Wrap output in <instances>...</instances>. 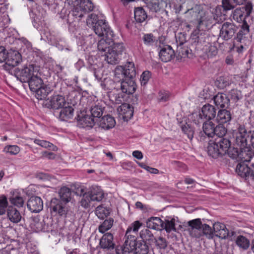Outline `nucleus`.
Segmentation results:
<instances>
[{"label": "nucleus", "mask_w": 254, "mask_h": 254, "mask_svg": "<svg viewBox=\"0 0 254 254\" xmlns=\"http://www.w3.org/2000/svg\"><path fill=\"white\" fill-rule=\"evenodd\" d=\"M233 136L235 138V143L245 152L250 151L251 145L254 154V130H249L245 126L238 124L236 129L233 131Z\"/></svg>", "instance_id": "f257e3e1"}, {"label": "nucleus", "mask_w": 254, "mask_h": 254, "mask_svg": "<svg viewBox=\"0 0 254 254\" xmlns=\"http://www.w3.org/2000/svg\"><path fill=\"white\" fill-rule=\"evenodd\" d=\"M76 6L68 15L67 20L69 23L79 21L86 12L93 9V4L89 0H74Z\"/></svg>", "instance_id": "f03ea898"}, {"label": "nucleus", "mask_w": 254, "mask_h": 254, "mask_svg": "<svg viewBox=\"0 0 254 254\" xmlns=\"http://www.w3.org/2000/svg\"><path fill=\"white\" fill-rule=\"evenodd\" d=\"M188 228L187 231L190 235L195 238H199L203 235L208 237H212L213 230L207 224H202L200 219H195L188 222Z\"/></svg>", "instance_id": "7ed1b4c3"}, {"label": "nucleus", "mask_w": 254, "mask_h": 254, "mask_svg": "<svg viewBox=\"0 0 254 254\" xmlns=\"http://www.w3.org/2000/svg\"><path fill=\"white\" fill-rule=\"evenodd\" d=\"M251 41L249 26L246 22H245L235 38V45L237 52L241 53L244 50H246L251 44Z\"/></svg>", "instance_id": "20e7f679"}, {"label": "nucleus", "mask_w": 254, "mask_h": 254, "mask_svg": "<svg viewBox=\"0 0 254 254\" xmlns=\"http://www.w3.org/2000/svg\"><path fill=\"white\" fill-rule=\"evenodd\" d=\"M125 48L123 43H115L104 55L108 64H115L120 62Z\"/></svg>", "instance_id": "39448f33"}, {"label": "nucleus", "mask_w": 254, "mask_h": 254, "mask_svg": "<svg viewBox=\"0 0 254 254\" xmlns=\"http://www.w3.org/2000/svg\"><path fill=\"white\" fill-rule=\"evenodd\" d=\"M37 70L34 69L33 64L25 65L21 68H16L14 70L15 77L21 82H27Z\"/></svg>", "instance_id": "423d86ee"}, {"label": "nucleus", "mask_w": 254, "mask_h": 254, "mask_svg": "<svg viewBox=\"0 0 254 254\" xmlns=\"http://www.w3.org/2000/svg\"><path fill=\"white\" fill-rule=\"evenodd\" d=\"M93 29L96 35L100 37L113 38V31L104 20H98L93 25Z\"/></svg>", "instance_id": "0eeeda50"}, {"label": "nucleus", "mask_w": 254, "mask_h": 254, "mask_svg": "<svg viewBox=\"0 0 254 254\" xmlns=\"http://www.w3.org/2000/svg\"><path fill=\"white\" fill-rule=\"evenodd\" d=\"M7 54L6 62L3 66L6 70L10 71L21 61V55L17 51L12 50H9Z\"/></svg>", "instance_id": "6e6552de"}, {"label": "nucleus", "mask_w": 254, "mask_h": 254, "mask_svg": "<svg viewBox=\"0 0 254 254\" xmlns=\"http://www.w3.org/2000/svg\"><path fill=\"white\" fill-rule=\"evenodd\" d=\"M253 6L251 3H248L245 6L237 8L232 13L233 18L238 22H246L245 19L249 16L252 10Z\"/></svg>", "instance_id": "1a4fd4ad"}, {"label": "nucleus", "mask_w": 254, "mask_h": 254, "mask_svg": "<svg viewBox=\"0 0 254 254\" xmlns=\"http://www.w3.org/2000/svg\"><path fill=\"white\" fill-rule=\"evenodd\" d=\"M237 30V26L234 23L224 22L220 29L219 36L223 40L227 41L233 37Z\"/></svg>", "instance_id": "9d476101"}, {"label": "nucleus", "mask_w": 254, "mask_h": 254, "mask_svg": "<svg viewBox=\"0 0 254 254\" xmlns=\"http://www.w3.org/2000/svg\"><path fill=\"white\" fill-rule=\"evenodd\" d=\"M188 12L197 21L198 27H201L205 20V11L203 6L201 5H195L191 9H189Z\"/></svg>", "instance_id": "9b49d317"}, {"label": "nucleus", "mask_w": 254, "mask_h": 254, "mask_svg": "<svg viewBox=\"0 0 254 254\" xmlns=\"http://www.w3.org/2000/svg\"><path fill=\"white\" fill-rule=\"evenodd\" d=\"M46 107L53 109H59L68 104L64 97L62 95H56L53 96L50 100H46L45 103Z\"/></svg>", "instance_id": "f8f14e48"}, {"label": "nucleus", "mask_w": 254, "mask_h": 254, "mask_svg": "<svg viewBox=\"0 0 254 254\" xmlns=\"http://www.w3.org/2000/svg\"><path fill=\"white\" fill-rule=\"evenodd\" d=\"M27 206L32 213H38L43 208V203L42 199L37 196H32L27 202Z\"/></svg>", "instance_id": "ddd939ff"}, {"label": "nucleus", "mask_w": 254, "mask_h": 254, "mask_svg": "<svg viewBox=\"0 0 254 254\" xmlns=\"http://www.w3.org/2000/svg\"><path fill=\"white\" fill-rule=\"evenodd\" d=\"M216 110L215 108L209 104L204 105L201 112L198 116L201 120L205 119L208 121L214 119L216 117Z\"/></svg>", "instance_id": "4468645a"}, {"label": "nucleus", "mask_w": 254, "mask_h": 254, "mask_svg": "<svg viewBox=\"0 0 254 254\" xmlns=\"http://www.w3.org/2000/svg\"><path fill=\"white\" fill-rule=\"evenodd\" d=\"M50 208L53 212L58 213L61 216L65 217L67 208L65 207V204L56 198L52 199L50 203Z\"/></svg>", "instance_id": "2eb2a0df"}, {"label": "nucleus", "mask_w": 254, "mask_h": 254, "mask_svg": "<svg viewBox=\"0 0 254 254\" xmlns=\"http://www.w3.org/2000/svg\"><path fill=\"white\" fill-rule=\"evenodd\" d=\"M120 87L122 91L127 94L128 96L132 95L136 90V85L134 79H126L122 81Z\"/></svg>", "instance_id": "dca6fc26"}, {"label": "nucleus", "mask_w": 254, "mask_h": 254, "mask_svg": "<svg viewBox=\"0 0 254 254\" xmlns=\"http://www.w3.org/2000/svg\"><path fill=\"white\" fill-rule=\"evenodd\" d=\"M99 119L93 118L91 115L87 114L83 117L78 116L77 121L78 125L82 127H92L96 124Z\"/></svg>", "instance_id": "f3484780"}, {"label": "nucleus", "mask_w": 254, "mask_h": 254, "mask_svg": "<svg viewBox=\"0 0 254 254\" xmlns=\"http://www.w3.org/2000/svg\"><path fill=\"white\" fill-rule=\"evenodd\" d=\"M113 235L111 233H106L103 235L100 241V246L102 249L112 250L115 248V244L113 242Z\"/></svg>", "instance_id": "a211bd4d"}, {"label": "nucleus", "mask_w": 254, "mask_h": 254, "mask_svg": "<svg viewBox=\"0 0 254 254\" xmlns=\"http://www.w3.org/2000/svg\"><path fill=\"white\" fill-rule=\"evenodd\" d=\"M215 105L220 108H227L230 105V99L224 93H218L213 98Z\"/></svg>", "instance_id": "6ab92c4d"}, {"label": "nucleus", "mask_w": 254, "mask_h": 254, "mask_svg": "<svg viewBox=\"0 0 254 254\" xmlns=\"http://www.w3.org/2000/svg\"><path fill=\"white\" fill-rule=\"evenodd\" d=\"M116 121L110 115L104 116L97 122V125L104 129H109L115 127Z\"/></svg>", "instance_id": "aec40b11"}, {"label": "nucleus", "mask_w": 254, "mask_h": 254, "mask_svg": "<svg viewBox=\"0 0 254 254\" xmlns=\"http://www.w3.org/2000/svg\"><path fill=\"white\" fill-rule=\"evenodd\" d=\"M208 155L212 158H217L223 156L221 151L215 141L210 140L207 146Z\"/></svg>", "instance_id": "412c9836"}, {"label": "nucleus", "mask_w": 254, "mask_h": 254, "mask_svg": "<svg viewBox=\"0 0 254 254\" xmlns=\"http://www.w3.org/2000/svg\"><path fill=\"white\" fill-rule=\"evenodd\" d=\"M174 51L172 48L169 45L161 49L159 52V57L163 62L170 61L174 56Z\"/></svg>", "instance_id": "4be33fe9"}, {"label": "nucleus", "mask_w": 254, "mask_h": 254, "mask_svg": "<svg viewBox=\"0 0 254 254\" xmlns=\"http://www.w3.org/2000/svg\"><path fill=\"white\" fill-rule=\"evenodd\" d=\"M26 83H28L30 90L33 92L37 90L39 87L44 84L42 79L38 75L37 71Z\"/></svg>", "instance_id": "5701e85b"}, {"label": "nucleus", "mask_w": 254, "mask_h": 254, "mask_svg": "<svg viewBox=\"0 0 254 254\" xmlns=\"http://www.w3.org/2000/svg\"><path fill=\"white\" fill-rule=\"evenodd\" d=\"M113 38L105 37L100 40L97 44V48L101 54L104 55L108 51L109 49L111 48L113 43Z\"/></svg>", "instance_id": "b1692460"}, {"label": "nucleus", "mask_w": 254, "mask_h": 254, "mask_svg": "<svg viewBox=\"0 0 254 254\" xmlns=\"http://www.w3.org/2000/svg\"><path fill=\"white\" fill-rule=\"evenodd\" d=\"M61 109V110L59 113V119L61 121H67L72 118L74 109L71 106H69L68 104Z\"/></svg>", "instance_id": "393cba45"}, {"label": "nucleus", "mask_w": 254, "mask_h": 254, "mask_svg": "<svg viewBox=\"0 0 254 254\" xmlns=\"http://www.w3.org/2000/svg\"><path fill=\"white\" fill-rule=\"evenodd\" d=\"M90 195V199L93 201H101L104 197V193L100 187H92L88 192Z\"/></svg>", "instance_id": "a878e982"}, {"label": "nucleus", "mask_w": 254, "mask_h": 254, "mask_svg": "<svg viewBox=\"0 0 254 254\" xmlns=\"http://www.w3.org/2000/svg\"><path fill=\"white\" fill-rule=\"evenodd\" d=\"M215 141L220 148L223 156L225 155L231 146L230 140L227 138L220 137L215 139Z\"/></svg>", "instance_id": "bb28decb"}, {"label": "nucleus", "mask_w": 254, "mask_h": 254, "mask_svg": "<svg viewBox=\"0 0 254 254\" xmlns=\"http://www.w3.org/2000/svg\"><path fill=\"white\" fill-rule=\"evenodd\" d=\"M94 57L93 56H89L88 59V62L90 66L89 69L90 71L93 74L95 78L98 81L100 80L102 77V74L101 73V69H100L96 64H95L93 61Z\"/></svg>", "instance_id": "cd10ccee"}, {"label": "nucleus", "mask_w": 254, "mask_h": 254, "mask_svg": "<svg viewBox=\"0 0 254 254\" xmlns=\"http://www.w3.org/2000/svg\"><path fill=\"white\" fill-rule=\"evenodd\" d=\"M125 236L127 239L124 243V246L125 247V251L127 252V254L133 252L135 250L136 244L137 241L134 236L131 235H126Z\"/></svg>", "instance_id": "c85d7f7f"}, {"label": "nucleus", "mask_w": 254, "mask_h": 254, "mask_svg": "<svg viewBox=\"0 0 254 254\" xmlns=\"http://www.w3.org/2000/svg\"><path fill=\"white\" fill-rule=\"evenodd\" d=\"M120 114L126 119H131L133 115V109L129 104H122L118 108Z\"/></svg>", "instance_id": "c756f323"}, {"label": "nucleus", "mask_w": 254, "mask_h": 254, "mask_svg": "<svg viewBox=\"0 0 254 254\" xmlns=\"http://www.w3.org/2000/svg\"><path fill=\"white\" fill-rule=\"evenodd\" d=\"M139 236L141 241L146 243L148 245L156 241L152 232L147 228L142 229L140 232Z\"/></svg>", "instance_id": "7c9ffc66"}, {"label": "nucleus", "mask_w": 254, "mask_h": 254, "mask_svg": "<svg viewBox=\"0 0 254 254\" xmlns=\"http://www.w3.org/2000/svg\"><path fill=\"white\" fill-rule=\"evenodd\" d=\"M232 119L231 112L226 109L220 110L216 117V120L220 124H225L229 122Z\"/></svg>", "instance_id": "2f4dec72"}, {"label": "nucleus", "mask_w": 254, "mask_h": 254, "mask_svg": "<svg viewBox=\"0 0 254 254\" xmlns=\"http://www.w3.org/2000/svg\"><path fill=\"white\" fill-rule=\"evenodd\" d=\"M213 232L215 235L222 238L228 236V230L223 223L216 222L213 224Z\"/></svg>", "instance_id": "473e14b6"}, {"label": "nucleus", "mask_w": 254, "mask_h": 254, "mask_svg": "<svg viewBox=\"0 0 254 254\" xmlns=\"http://www.w3.org/2000/svg\"><path fill=\"white\" fill-rule=\"evenodd\" d=\"M105 107L99 103H94L89 109L91 116L94 118L100 119L104 113Z\"/></svg>", "instance_id": "72a5a7b5"}, {"label": "nucleus", "mask_w": 254, "mask_h": 254, "mask_svg": "<svg viewBox=\"0 0 254 254\" xmlns=\"http://www.w3.org/2000/svg\"><path fill=\"white\" fill-rule=\"evenodd\" d=\"M147 226L148 228L157 230H162L163 227V221L157 217H152L148 219Z\"/></svg>", "instance_id": "f704fd0d"}, {"label": "nucleus", "mask_w": 254, "mask_h": 254, "mask_svg": "<svg viewBox=\"0 0 254 254\" xmlns=\"http://www.w3.org/2000/svg\"><path fill=\"white\" fill-rule=\"evenodd\" d=\"M7 216L9 219L13 223L19 222L21 219V216L19 212L12 206H9L7 209Z\"/></svg>", "instance_id": "c9c22d12"}, {"label": "nucleus", "mask_w": 254, "mask_h": 254, "mask_svg": "<svg viewBox=\"0 0 254 254\" xmlns=\"http://www.w3.org/2000/svg\"><path fill=\"white\" fill-rule=\"evenodd\" d=\"M33 92L36 93V97L38 99L42 100L45 99L51 92V89L48 85L43 84L37 90Z\"/></svg>", "instance_id": "e433bc0d"}, {"label": "nucleus", "mask_w": 254, "mask_h": 254, "mask_svg": "<svg viewBox=\"0 0 254 254\" xmlns=\"http://www.w3.org/2000/svg\"><path fill=\"white\" fill-rule=\"evenodd\" d=\"M134 14L135 20L138 23L144 22L147 17V13L142 7H135Z\"/></svg>", "instance_id": "4c0bfd02"}, {"label": "nucleus", "mask_w": 254, "mask_h": 254, "mask_svg": "<svg viewBox=\"0 0 254 254\" xmlns=\"http://www.w3.org/2000/svg\"><path fill=\"white\" fill-rule=\"evenodd\" d=\"M124 67L125 79H134L136 75V70L134 64L132 62H128L127 65Z\"/></svg>", "instance_id": "58836bf2"}, {"label": "nucleus", "mask_w": 254, "mask_h": 254, "mask_svg": "<svg viewBox=\"0 0 254 254\" xmlns=\"http://www.w3.org/2000/svg\"><path fill=\"white\" fill-rule=\"evenodd\" d=\"M240 150L241 152H239L237 148L231 147L230 146L229 150L227 151L226 153H227L230 157L239 161L240 159H242L244 154H247L246 152L244 151V149H242L240 148Z\"/></svg>", "instance_id": "ea45409f"}, {"label": "nucleus", "mask_w": 254, "mask_h": 254, "mask_svg": "<svg viewBox=\"0 0 254 254\" xmlns=\"http://www.w3.org/2000/svg\"><path fill=\"white\" fill-rule=\"evenodd\" d=\"M201 28L198 27V25H197L196 28L193 31L191 34V39L194 43H201L204 40V34L201 32Z\"/></svg>", "instance_id": "a19ab883"}, {"label": "nucleus", "mask_w": 254, "mask_h": 254, "mask_svg": "<svg viewBox=\"0 0 254 254\" xmlns=\"http://www.w3.org/2000/svg\"><path fill=\"white\" fill-rule=\"evenodd\" d=\"M215 125L210 121H206L203 124V132L209 137H212L215 135Z\"/></svg>", "instance_id": "79ce46f5"}, {"label": "nucleus", "mask_w": 254, "mask_h": 254, "mask_svg": "<svg viewBox=\"0 0 254 254\" xmlns=\"http://www.w3.org/2000/svg\"><path fill=\"white\" fill-rule=\"evenodd\" d=\"M149 252V246L147 244L141 241H137L136 244L134 254H147Z\"/></svg>", "instance_id": "37998d69"}, {"label": "nucleus", "mask_w": 254, "mask_h": 254, "mask_svg": "<svg viewBox=\"0 0 254 254\" xmlns=\"http://www.w3.org/2000/svg\"><path fill=\"white\" fill-rule=\"evenodd\" d=\"M59 195L62 201L65 203L68 202L71 200V191L70 189L64 187L59 191Z\"/></svg>", "instance_id": "c03bdc74"}, {"label": "nucleus", "mask_w": 254, "mask_h": 254, "mask_svg": "<svg viewBox=\"0 0 254 254\" xmlns=\"http://www.w3.org/2000/svg\"><path fill=\"white\" fill-rule=\"evenodd\" d=\"M236 172L242 177H249L251 169L247 165L239 164L237 166Z\"/></svg>", "instance_id": "a18cd8bd"}, {"label": "nucleus", "mask_w": 254, "mask_h": 254, "mask_svg": "<svg viewBox=\"0 0 254 254\" xmlns=\"http://www.w3.org/2000/svg\"><path fill=\"white\" fill-rule=\"evenodd\" d=\"M128 97L129 96L127 94L122 91L118 94L113 95V99L111 100L116 104H122L127 100Z\"/></svg>", "instance_id": "49530a36"}, {"label": "nucleus", "mask_w": 254, "mask_h": 254, "mask_svg": "<svg viewBox=\"0 0 254 254\" xmlns=\"http://www.w3.org/2000/svg\"><path fill=\"white\" fill-rule=\"evenodd\" d=\"M114 223V219L112 218H109L106 219L98 228L99 231L104 234L106 231L110 229Z\"/></svg>", "instance_id": "de8ad7c7"}, {"label": "nucleus", "mask_w": 254, "mask_h": 254, "mask_svg": "<svg viewBox=\"0 0 254 254\" xmlns=\"http://www.w3.org/2000/svg\"><path fill=\"white\" fill-rule=\"evenodd\" d=\"M162 229H165L167 233H170L171 231H176L175 219L174 218H171L170 220L169 219H165V221H163Z\"/></svg>", "instance_id": "09e8293b"}, {"label": "nucleus", "mask_w": 254, "mask_h": 254, "mask_svg": "<svg viewBox=\"0 0 254 254\" xmlns=\"http://www.w3.org/2000/svg\"><path fill=\"white\" fill-rule=\"evenodd\" d=\"M95 213L99 219H104L109 215L110 211L107 207L99 205L96 208Z\"/></svg>", "instance_id": "8fccbe9b"}, {"label": "nucleus", "mask_w": 254, "mask_h": 254, "mask_svg": "<svg viewBox=\"0 0 254 254\" xmlns=\"http://www.w3.org/2000/svg\"><path fill=\"white\" fill-rule=\"evenodd\" d=\"M116 83L110 78H106L101 83V86L104 90H111L116 88Z\"/></svg>", "instance_id": "3c124183"}, {"label": "nucleus", "mask_w": 254, "mask_h": 254, "mask_svg": "<svg viewBox=\"0 0 254 254\" xmlns=\"http://www.w3.org/2000/svg\"><path fill=\"white\" fill-rule=\"evenodd\" d=\"M143 1L150 11L156 12L159 10V3L158 0H143Z\"/></svg>", "instance_id": "603ef678"}, {"label": "nucleus", "mask_w": 254, "mask_h": 254, "mask_svg": "<svg viewBox=\"0 0 254 254\" xmlns=\"http://www.w3.org/2000/svg\"><path fill=\"white\" fill-rule=\"evenodd\" d=\"M236 244L240 248L246 250L250 246V241L245 237L239 236L236 241Z\"/></svg>", "instance_id": "864d4df0"}, {"label": "nucleus", "mask_w": 254, "mask_h": 254, "mask_svg": "<svg viewBox=\"0 0 254 254\" xmlns=\"http://www.w3.org/2000/svg\"><path fill=\"white\" fill-rule=\"evenodd\" d=\"M181 128L182 131L187 134L188 137L190 140H191L193 137L194 128L188 124L182 125Z\"/></svg>", "instance_id": "5fc2aeb1"}, {"label": "nucleus", "mask_w": 254, "mask_h": 254, "mask_svg": "<svg viewBox=\"0 0 254 254\" xmlns=\"http://www.w3.org/2000/svg\"><path fill=\"white\" fill-rule=\"evenodd\" d=\"M142 40L144 44L148 46H152L156 41V37L152 33L144 34Z\"/></svg>", "instance_id": "6e6d98bb"}, {"label": "nucleus", "mask_w": 254, "mask_h": 254, "mask_svg": "<svg viewBox=\"0 0 254 254\" xmlns=\"http://www.w3.org/2000/svg\"><path fill=\"white\" fill-rule=\"evenodd\" d=\"M9 201L12 204L18 207H22L24 204L23 198L18 195H13L9 198Z\"/></svg>", "instance_id": "4d7b16f0"}, {"label": "nucleus", "mask_w": 254, "mask_h": 254, "mask_svg": "<svg viewBox=\"0 0 254 254\" xmlns=\"http://www.w3.org/2000/svg\"><path fill=\"white\" fill-rule=\"evenodd\" d=\"M215 85L219 88L223 89L229 85L228 79L223 76H219L215 81Z\"/></svg>", "instance_id": "13d9d810"}, {"label": "nucleus", "mask_w": 254, "mask_h": 254, "mask_svg": "<svg viewBox=\"0 0 254 254\" xmlns=\"http://www.w3.org/2000/svg\"><path fill=\"white\" fill-rule=\"evenodd\" d=\"M205 53L208 58H211L215 56L218 53V50L216 46L213 45L206 46L204 48Z\"/></svg>", "instance_id": "bf43d9fd"}, {"label": "nucleus", "mask_w": 254, "mask_h": 254, "mask_svg": "<svg viewBox=\"0 0 254 254\" xmlns=\"http://www.w3.org/2000/svg\"><path fill=\"white\" fill-rule=\"evenodd\" d=\"M8 202L7 197L2 195L0 196V215L4 214L7 209Z\"/></svg>", "instance_id": "052dcab7"}, {"label": "nucleus", "mask_w": 254, "mask_h": 254, "mask_svg": "<svg viewBox=\"0 0 254 254\" xmlns=\"http://www.w3.org/2000/svg\"><path fill=\"white\" fill-rule=\"evenodd\" d=\"M115 77L124 80L125 79V69L123 66H117L114 70Z\"/></svg>", "instance_id": "680f3d73"}, {"label": "nucleus", "mask_w": 254, "mask_h": 254, "mask_svg": "<svg viewBox=\"0 0 254 254\" xmlns=\"http://www.w3.org/2000/svg\"><path fill=\"white\" fill-rule=\"evenodd\" d=\"M222 124L215 127V135H217L218 138L223 137L227 132V129L225 128Z\"/></svg>", "instance_id": "e2e57ef3"}, {"label": "nucleus", "mask_w": 254, "mask_h": 254, "mask_svg": "<svg viewBox=\"0 0 254 254\" xmlns=\"http://www.w3.org/2000/svg\"><path fill=\"white\" fill-rule=\"evenodd\" d=\"M32 227L36 232H39L45 230L44 221H40L39 220L35 219L31 223Z\"/></svg>", "instance_id": "0e129e2a"}, {"label": "nucleus", "mask_w": 254, "mask_h": 254, "mask_svg": "<svg viewBox=\"0 0 254 254\" xmlns=\"http://www.w3.org/2000/svg\"><path fill=\"white\" fill-rule=\"evenodd\" d=\"M142 223L139 221H135L132 223L129 227H128L127 232L126 235H127L129 232L132 231L133 232H137L138 229L142 226Z\"/></svg>", "instance_id": "69168bd1"}, {"label": "nucleus", "mask_w": 254, "mask_h": 254, "mask_svg": "<svg viewBox=\"0 0 254 254\" xmlns=\"http://www.w3.org/2000/svg\"><path fill=\"white\" fill-rule=\"evenodd\" d=\"M229 95L231 100L234 102H237L240 98H242L241 92L237 89H232L229 92Z\"/></svg>", "instance_id": "338daca9"}, {"label": "nucleus", "mask_w": 254, "mask_h": 254, "mask_svg": "<svg viewBox=\"0 0 254 254\" xmlns=\"http://www.w3.org/2000/svg\"><path fill=\"white\" fill-rule=\"evenodd\" d=\"M90 195L88 193L87 194L84 195L81 199L80 203L81 205L85 208H87L90 207V202L91 201Z\"/></svg>", "instance_id": "774afa93"}]
</instances>
